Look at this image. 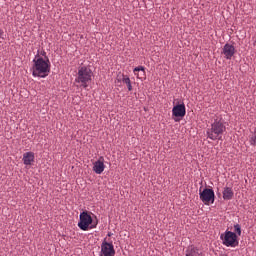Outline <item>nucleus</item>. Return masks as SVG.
Instances as JSON below:
<instances>
[{"mask_svg":"<svg viewBox=\"0 0 256 256\" xmlns=\"http://www.w3.org/2000/svg\"><path fill=\"white\" fill-rule=\"evenodd\" d=\"M32 76L38 78H46L51 71V63L48 58L43 59L40 57V52L37 51L34 59L32 60Z\"/></svg>","mask_w":256,"mask_h":256,"instance_id":"1","label":"nucleus"},{"mask_svg":"<svg viewBox=\"0 0 256 256\" xmlns=\"http://www.w3.org/2000/svg\"><path fill=\"white\" fill-rule=\"evenodd\" d=\"M227 127L225 125V122L222 119H216L211 124V127L207 129L206 135L207 138L216 141V140H222L223 135L226 132Z\"/></svg>","mask_w":256,"mask_h":256,"instance_id":"2","label":"nucleus"},{"mask_svg":"<svg viewBox=\"0 0 256 256\" xmlns=\"http://www.w3.org/2000/svg\"><path fill=\"white\" fill-rule=\"evenodd\" d=\"M92 77L93 71L87 66H82L78 69L77 78L75 81L77 83H81L83 88H87L89 83L92 81Z\"/></svg>","mask_w":256,"mask_h":256,"instance_id":"3","label":"nucleus"},{"mask_svg":"<svg viewBox=\"0 0 256 256\" xmlns=\"http://www.w3.org/2000/svg\"><path fill=\"white\" fill-rule=\"evenodd\" d=\"M222 243L227 248H237L239 246V240L237 239V234L226 230L224 235H221Z\"/></svg>","mask_w":256,"mask_h":256,"instance_id":"4","label":"nucleus"},{"mask_svg":"<svg viewBox=\"0 0 256 256\" xmlns=\"http://www.w3.org/2000/svg\"><path fill=\"white\" fill-rule=\"evenodd\" d=\"M92 223V216L87 211H83L82 213H80L78 227L79 229H81V231H88Z\"/></svg>","mask_w":256,"mask_h":256,"instance_id":"5","label":"nucleus"},{"mask_svg":"<svg viewBox=\"0 0 256 256\" xmlns=\"http://www.w3.org/2000/svg\"><path fill=\"white\" fill-rule=\"evenodd\" d=\"M200 201L205 205H209V203H215V192L211 188H204L203 191L199 190Z\"/></svg>","mask_w":256,"mask_h":256,"instance_id":"6","label":"nucleus"},{"mask_svg":"<svg viewBox=\"0 0 256 256\" xmlns=\"http://www.w3.org/2000/svg\"><path fill=\"white\" fill-rule=\"evenodd\" d=\"M116 250L113 243L103 241L101 244L100 256H115Z\"/></svg>","mask_w":256,"mask_h":256,"instance_id":"7","label":"nucleus"},{"mask_svg":"<svg viewBox=\"0 0 256 256\" xmlns=\"http://www.w3.org/2000/svg\"><path fill=\"white\" fill-rule=\"evenodd\" d=\"M172 115L176 118H183L186 116V106L184 103L178 104L173 107L172 109Z\"/></svg>","mask_w":256,"mask_h":256,"instance_id":"8","label":"nucleus"},{"mask_svg":"<svg viewBox=\"0 0 256 256\" xmlns=\"http://www.w3.org/2000/svg\"><path fill=\"white\" fill-rule=\"evenodd\" d=\"M222 54L226 60H231V58H233L235 55V46L226 43L222 49Z\"/></svg>","mask_w":256,"mask_h":256,"instance_id":"9","label":"nucleus"},{"mask_svg":"<svg viewBox=\"0 0 256 256\" xmlns=\"http://www.w3.org/2000/svg\"><path fill=\"white\" fill-rule=\"evenodd\" d=\"M104 161H105L104 157H99L98 160L94 162L92 170L96 174H102L104 172L106 168Z\"/></svg>","mask_w":256,"mask_h":256,"instance_id":"10","label":"nucleus"},{"mask_svg":"<svg viewBox=\"0 0 256 256\" xmlns=\"http://www.w3.org/2000/svg\"><path fill=\"white\" fill-rule=\"evenodd\" d=\"M22 161L26 166L32 165V163L35 161V153L31 151L23 153Z\"/></svg>","mask_w":256,"mask_h":256,"instance_id":"11","label":"nucleus"},{"mask_svg":"<svg viewBox=\"0 0 256 256\" xmlns=\"http://www.w3.org/2000/svg\"><path fill=\"white\" fill-rule=\"evenodd\" d=\"M185 256H203V252L194 245H191L187 247Z\"/></svg>","mask_w":256,"mask_h":256,"instance_id":"12","label":"nucleus"},{"mask_svg":"<svg viewBox=\"0 0 256 256\" xmlns=\"http://www.w3.org/2000/svg\"><path fill=\"white\" fill-rule=\"evenodd\" d=\"M134 75L137 79L145 80L146 79V68L143 66H138L133 69Z\"/></svg>","mask_w":256,"mask_h":256,"instance_id":"13","label":"nucleus"},{"mask_svg":"<svg viewBox=\"0 0 256 256\" xmlns=\"http://www.w3.org/2000/svg\"><path fill=\"white\" fill-rule=\"evenodd\" d=\"M235 193L233 192V188L225 187L223 190V199L224 201H231L233 199Z\"/></svg>","mask_w":256,"mask_h":256,"instance_id":"14","label":"nucleus"},{"mask_svg":"<svg viewBox=\"0 0 256 256\" xmlns=\"http://www.w3.org/2000/svg\"><path fill=\"white\" fill-rule=\"evenodd\" d=\"M122 82L124 84H126L128 91H132L133 90V86H132L131 79H130L129 76L123 75Z\"/></svg>","mask_w":256,"mask_h":256,"instance_id":"15","label":"nucleus"},{"mask_svg":"<svg viewBox=\"0 0 256 256\" xmlns=\"http://www.w3.org/2000/svg\"><path fill=\"white\" fill-rule=\"evenodd\" d=\"M234 231H235V233H237V235H238L239 237H241V225L235 224V225H234Z\"/></svg>","mask_w":256,"mask_h":256,"instance_id":"16","label":"nucleus"},{"mask_svg":"<svg viewBox=\"0 0 256 256\" xmlns=\"http://www.w3.org/2000/svg\"><path fill=\"white\" fill-rule=\"evenodd\" d=\"M250 144L251 145H256V135H254V136H252L251 138H250Z\"/></svg>","mask_w":256,"mask_h":256,"instance_id":"17","label":"nucleus"},{"mask_svg":"<svg viewBox=\"0 0 256 256\" xmlns=\"http://www.w3.org/2000/svg\"><path fill=\"white\" fill-rule=\"evenodd\" d=\"M40 55H41V56H46V52H45V51H41V52H40Z\"/></svg>","mask_w":256,"mask_h":256,"instance_id":"18","label":"nucleus"},{"mask_svg":"<svg viewBox=\"0 0 256 256\" xmlns=\"http://www.w3.org/2000/svg\"><path fill=\"white\" fill-rule=\"evenodd\" d=\"M4 32L0 29V38L3 36Z\"/></svg>","mask_w":256,"mask_h":256,"instance_id":"19","label":"nucleus"},{"mask_svg":"<svg viewBox=\"0 0 256 256\" xmlns=\"http://www.w3.org/2000/svg\"><path fill=\"white\" fill-rule=\"evenodd\" d=\"M219 256H229V255H227V254H220Z\"/></svg>","mask_w":256,"mask_h":256,"instance_id":"20","label":"nucleus"},{"mask_svg":"<svg viewBox=\"0 0 256 256\" xmlns=\"http://www.w3.org/2000/svg\"><path fill=\"white\" fill-rule=\"evenodd\" d=\"M174 121L178 122V121H179V119H177V118H176V119H174Z\"/></svg>","mask_w":256,"mask_h":256,"instance_id":"21","label":"nucleus"},{"mask_svg":"<svg viewBox=\"0 0 256 256\" xmlns=\"http://www.w3.org/2000/svg\"><path fill=\"white\" fill-rule=\"evenodd\" d=\"M93 227H96V226H91V229H93Z\"/></svg>","mask_w":256,"mask_h":256,"instance_id":"22","label":"nucleus"}]
</instances>
